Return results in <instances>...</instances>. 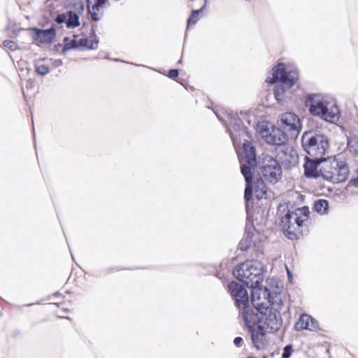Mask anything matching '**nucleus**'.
I'll return each instance as SVG.
<instances>
[{"label":"nucleus","instance_id":"f257e3e1","mask_svg":"<svg viewBox=\"0 0 358 358\" xmlns=\"http://www.w3.org/2000/svg\"><path fill=\"white\" fill-rule=\"evenodd\" d=\"M299 72L294 65L279 62L267 76L266 82L276 83L274 95L278 103H282L292 95V87L296 83Z\"/></svg>","mask_w":358,"mask_h":358},{"label":"nucleus","instance_id":"58836bf2","mask_svg":"<svg viewBox=\"0 0 358 358\" xmlns=\"http://www.w3.org/2000/svg\"><path fill=\"white\" fill-rule=\"evenodd\" d=\"M60 295H61V294H59V292H57L55 294V296H60Z\"/></svg>","mask_w":358,"mask_h":358},{"label":"nucleus","instance_id":"dca6fc26","mask_svg":"<svg viewBox=\"0 0 358 358\" xmlns=\"http://www.w3.org/2000/svg\"><path fill=\"white\" fill-rule=\"evenodd\" d=\"M251 329V338L255 347L257 350H262L265 348V346L268 344L267 339L266 336L265 329L257 327L256 329Z\"/></svg>","mask_w":358,"mask_h":358},{"label":"nucleus","instance_id":"9b49d317","mask_svg":"<svg viewBox=\"0 0 358 358\" xmlns=\"http://www.w3.org/2000/svg\"><path fill=\"white\" fill-rule=\"evenodd\" d=\"M279 127L291 138H296L301 129L299 117L293 113H285L278 122Z\"/></svg>","mask_w":358,"mask_h":358},{"label":"nucleus","instance_id":"7ed1b4c3","mask_svg":"<svg viewBox=\"0 0 358 358\" xmlns=\"http://www.w3.org/2000/svg\"><path fill=\"white\" fill-rule=\"evenodd\" d=\"M305 105L309 113L320 119L334 123L339 120L340 109L331 98L321 94H311L307 96Z\"/></svg>","mask_w":358,"mask_h":358},{"label":"nucleus","instance_id":"f8f14e48","mask_svg":"<svg viewBox=\"0 0 358 358\" xmlns=\"http://www.w3.org/2000/svg\"><path fill=\"white\" fill-rule=\"evenodd\" d=\"M262 173L266 181L275 184L282 178L281 165L273 157H266L262 163Z\"/></svg>","mask_w":358,"mask_h":358},{"label":"nucleus","instance_id":"423d86ee","mask_svg":"<svg viewBox=\"0 0 358 358\" xmlns=\"http://www.w3.org/2000/svg\"><path fill=\"white\" fill-rule=\"evenodd\" d=\"M321 176L334 183H339L347 180L349 169L346 163L338 157L324 159L320 164Z\"/></svg>","mask_w":358,"mask_h":358},{"label":"nucleus","instance_id":"0eeeda50","mask_svg":"<svg viewBox=\"0 0 358 358\" xmlns=\"http://www.w3.org/2000/svg\"><path fill=\"white\" fill-rule=\"evenodd\" d=\"M301 143L304 150L316 159H322L329 148L327 136L314 131L303 133Z\"/></svg>","mask_w":358,"mask_h":358},{"label":"nucleus","instance_id":"4be33fe9","mask_svg":"<svg viewBox=\"0 0 358 358\" xmlns=\"http://www.w3.org/2000/svg\"><path fill=\"white\" fill-rule=\"evenodd\" d=\"M79 48H87L94 50L98 47V40L95 38H87L83 37L80 38H78Z\"/></svg>","mask_w":358,"mask_h":358},{"label":"nucleus","instance_id":"a211bd4d","mask_svg":"<svg viewBox=\"0 0 358 358\" xmlns=\"http://www.w3.org/2000/svg\"><path fill=\"white\" fill-rule=\"evenodd\" d=\"M323 159V158L322 159H316L315 158L314 160L307 159L303 165L305 176L308 178H317L321 176L320 173V164Z\"/></svg>","mask_w":358,"mask_h":358},{"label":"nucleus","instance_id":"7c9ffc66","mask_svg":"<svg viewBox=\"0 0 358 358\" xmlns=\"http://www.w3.org/2000/svg\"><path fill=\"white\" fill-rule=\"evenodd\" d=\"M3 44L5 47L8 48L10 50H15L17 48V45L13 41H4Z\"/></svg>","mask_w":358,"mask_h":358},{"label":"nucleus","instance_id":"473e14b6","mask_svg":"<svg viewBox=\"0 0 358 358\" xmlns=\"http://www.w3.org/2000/svg\"><path fill=\"white\" fill-rule=\"evenodd\" d=\"M178 69H171L169 71V73H168V76L170 78H176L178 76Z\"/></svg>","mask_w":358,"mask_h":358},{"label":"nucleus","instance_id":"412c9836","mask_svg":"<svg viewBox=\"0 0 358 358\" xmlns=\"http://www.w3.org/2000/svg\"><path fill=\"white\" fill-rule=\"evenodd\" d=\"M36 35L40 42L49 43L55 37L56 32L54 28H50L44 30H38Z\"/></svg>","mask_w":358,"mask_h":358},{"label":"nucleus","instance_id":"ddd939ff","mask_svg":"<svg viewBox=\"0 0 358 358\" xmlns=\"http://www.w3.org/2000/svg\"><path fill=\"white\" fill-rule=\"evenodd\" d=\"M260 134L268 144L273 145L275 148L287 144L288 135L280 127L271 126L262 129Z\"/></svg>","mask_w":358,"mask_h":358},{"label":"nucleus","instance_id":"c756f323","mask_svg":"<svg viewBox=\"0 0 358 358\" xmlns=\"http://www.w3.org/2000/svg\"><path fill=\"white\" fill-rule=\"evenodd\" d=\"M292 352V345H287L284 349L283 352L282 354V358H289Z\"/></svg>","mask_w":358,"mask_h":358},{"label":"nucleus","instance_id":"39448f33","mask_svg":"<svg viewBox=\"0 0 358 358\" xmlns=\"http://www.w3.org/2000/svg\"><path fill=\"white\" fill-rule=\"evenodd\" d=\"M264 267L258 260H247L234 270V275L247 287L261 286L264 278Z\"/></svg>","mask_w":358,"mask_h":358},{"label":"nucleus","instance_id":"a878e982","mask_svg":"<svg viewBox=\"0 0 358 358\" xmlns=\"http://www.w3.org/2000/svg\"><path fill=\"white\" fill-rule=\"evenodd\" d=\"M201 10H192L191 14L187 20V29L189 27L191 24H195L199 20V13Z\"/></svg>","mask_w":358,"mask_h":358},{"label":"nucleus","instance_id":"2f4dec72","mask_svg":"<svg viewBox=\"0 0 358 358\" xmlns=\"http://www.w3.org/2000/svg\"><path fill=\"white\" fill-rule=\"evenodd\" d=\"M236 126L238 127V131L240 132V134H238L239 136L248 134V129L244 126H243L241 122L236 123Z\"/></svg>","mask_w":358,"mask_h":358},{"label":"nucleus","instance_id":"f03ea898","mask_svg":"<svg viewBox=\"0 0 358 358\" xmlns=\"http://www.w3.org/2000/svg\"><path fill=\"white\" fill-rule=\"evenodd\" d=\"M282 301L281 299H277L272 302L271 307L268 310H264L260 313H252L245 312L243 320L248 328L251 329L257 325L265 331L271 332L278 331L282 325V318L281 315V309Z\"/></svg>","mask_w":358,"mask_h":358},{"label":"nucleus","instance_id":"2eb2a0df","mask_svg":"<svg viewBox=\"0 0 358 358\" xmlns=\"http://www.w3.org/2000/svg\"><path fill=\"white\" fill-rule=\"evenodd\" d=\"M55 20L59 24L65 23L67 28H75L80 25L78 15L71 10L58 14Z\"/></svg>","mask_w":358,"mask_h":358},{"label":"nucleus","instance_id":"e433bc0d","mask_svg":"<svg viewBox=\"0 0 358 358\" xmlns=\"http://www.w3.org/2000/svg\"><path fill=\"white\" fill-rule=\"evenodd\" d=\"M79 7H80V8L81 10H83V8H84L83 3H80L79 4Z\"/></svg>","mask_w":358,"mask_h":358},{"label":"nucleus","instance_id":"aec40b11","mask_svg":"<svg viewBox=\"0 0 358 358\" xmlns=\"http://www.w3.org/2000/svg\"><path fill=\"white\" fill-rule=\"evenodd\" d=\"M243 147L247 163L250 166H255L256 164V151L255 146L250 141L244 140Z\"/></svg>","mask_w":358,"mask_h":358},{"label":"nucleus","instance_id":"f3484780","mask_svg":"<svg viewBox=\"0 0 358 358\" xmlns=\"http://www.w3.org/2000/svg\"><path fill=\"white\" fill-rule=\"evenodd\" d=\"M252 166H250L247 163V164H242L241 166V173L243 175L245 182H246V187L245 189V194L244 197L245 201L248 202L249 201L252 195V176L251 173V167Z\"/></svg>","mask_w":358,"mask_h":358},{"label":"nucleus","instance_id":"6ab92c4d","mask_svg":"<svg viewBox=\"0 0 358 358\" xmlns=\"http://www.w3.org/2000/svg\"><path fill=\"white\" fill-rule=\"evenodd\" d=\"M317 322L311 316L306 314L302 315L295 324V328L297 331L303 329L314 331L317 329Z\"/></svg>","mask_w":358,"mask_h":358},{"label":"nucleus","instance_id":"4468645a","mask_svg":"<svg viewBox=\"0 0 358 358\" xmlns=\"http://www.w3.org/2000/svg\"><path fill=\"white\" fill-rule=\"evenodd\" d=\"M109 5L108 0H87V8L90 19L94 22L100 20L103 15L101 9L105 6Z\"/></svg>","mask_w":358,"mask_h":358},{"label":"nucleus","instance_id":"72a5a7b5","mask_svg":"<svg viewBox=\"0 0 358 358\" xmlns=\"http://www.w3.org/2000/svg\"><path fill=\"white\" fill-rule=\"evenodd\" d=\"M229 131H230V136H231V138L234 144V145H236V143H238V136L236 134L234 133V131H231V129H229Z\"/></svg>","mask_w":358,"mask_h":358},{"label":"nucleus","instance_id":"4c0bfd02","mask_svg":"<svg viewBox=\"0 0 358 358\" xmlns=\"http://www.w3.org/2000/svg\"><path fill=\"white\" fill-rule=\"evenodd\" d=\"M62 63L60 60L57 61V65H61Z\"/></svg>","mask_w":358,"mask_h":358},{"label":"nucleus","instance_id":"c85d7f7f","mask_svg":"<svg viewBox=\"0 0 358 358\" xmlns=\"http://www.w3.org/2000/svg\"><path fill=\"white\" fill-rule=\"evenodd\" d=\"M35 67L36 73L41 76H45L50 72L49 67L44 64H37Z\"/></svg>","mask_w":358,"mask_h":358},{"label":"nucleus","instance_id":"393cba45","mask_svg":"<svg viewBox=\"0 0 358 358\" xmlns=\"http://www.w3.org/2000/svg\"><path fill=\"white\" fill-rule=\"evenodd\" d=\"M253 245L252 236L248 233L245 237L240 241L238 248L242 251H246L250 249Z\"/></svg>","mask_w":358,"mask_h":358},{"label":"nucleus","instance_id":"f704fd0d","mask_svg":"<svg viewBox=\"0 0 358 358\" xmlns=\"http://www.w3.org/2000/svg\"><path fill=\"white\" fill-rule=\"evenodd\" d=\"M243 343V339L241 337H236L234 340V343L237 347H241Z\"/></svg>","mask_w":358,"mask_h":358},{"label":"nucleus","instance_id":"6e6552de","mask_svg":"<svg viewBox=\"0 0 358 358\" xmlns=\"http://www.w3.org/2000/svg\"><path fill=\"white\" fill-rule=\"evenodd\" d=\"M274 159L283 166L288 169L295 167L299 163V155L295 149L286 144L282 147L275 148L272 151Z\"/></svg>","mask_w":358,"mask_h":358},{"label":"nucleus","instance_id":"b1692460","mask_svg":"<svg viewBox=\"0 0 358 358\" xmlns=\"http://www.w3.org/2000/svg\"><path fill=\"white\" fill-rule=\"evenodd\" d=\"M314 209L320 215L327 214L329 211V203L326 199H319L315 202Z\"/></svg>","mask_w":358,"mask_h":358},{"label":"nucleus","instance_id":"bb28decb","mask_svg":"<svg viewBox=\"0 0 358 358\" xmlns=\"http://www.w3.org/2000/svg\"><path fill=\"white\" fill-rule=\"evenodd\" d=\"M348 145L352 148L358 156V136H352L348 138Z\"/></svg>","mask_w":358,"mask_h":358},{"label":"nucleus","instance_id":"9d476101","mask_svg":"<svg viewBox=\"0 0 358 358\" xmlns=\"http://www.w3.org/2000/svg\"><path fill=\"white\" fill-rule=\"evenodd\" d=\"M229 291L231 296L235 300L237 307L242 310L243 318H244L245 312H249V296L247 290L240 283L233 281L228 285Z\"/></svg>","mask_w":358,"mask_h":358},{"label":"nucleus","instance_id":"cd10ccee","mask_svg":"<svg viewBox=\"0 0 358 358\" xmlns=\"http://www.w3.org/2000/svg\"><path fill=\"white\" fill-rule=\"evenodd\" d=\"M79 48L78 38H73L66 42L64 46L63 50L66 51L71 49Z\"/></svg>","mask_w":358,"mask_h":358},{"label":"nucleus","instance_id":"c9c22d12","mask_svg":"<svg viewBox=\"0 0 358 358\" xmlns=\"http://www.w3.org/2000/svg\"><path fill=\"white\" fill-rule=\"evenodd\" d=\"M207 4H208V0H205V3L202 6V7L199 9L201 10V12L206 8V7L207 6Z\"/></svg>","mask_w":358,"mask_h":358},{"label":"nucleus","instance_id":"20e7f679","mask_svg":"<svg viewBox=\"0 0 358 358\" xmlns=\"http://www.w3.org/2000/svg\"><path fill=\"white\" fill-rule=\"evenodd\" d=\"M309 218L310 212L306 206L289 210L281 220L285 236L291 240L299 238V235L308 231Z\"/></svg>","mask_w":358,"mask_h":358},{"label":"nucleus","instance_id":"1a4fd4ad","mask_svg":"<svg viewBox=\"0 0 358 358\" xmlns=\"http://www.w3.org/2000/svg\"><path fill=\"white\" fill-rule=\"evenodd\" d=\"M252 289L251 302L254 309L250 307L249 312L252 313V311L254 313H260L264 310H268L273 302L271 301L268 289L266 287H262V286Z\"/></svg>","mask_w":358,"mask_h":358},{"label":"nucleus","instance_id":"5701e85b","mask_svg":"<svg viewBox=\"0 0 358 358\" xmlns=\"http://www.w3.org/2000/svg\"><path fill=\"white\" fill-rule=\"evenodd\" d=\"M267 193V188L262 180H259L256 182L255 187V194L257 199H262L264 196L266 197Z\"/></svg>","mask_w":358,"mask_h":358}]
</instances>
